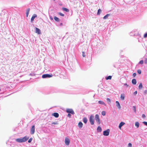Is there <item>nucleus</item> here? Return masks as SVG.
Returning a JSON list of instances; mask_svg holds the SVG:
<instances>
[{
    "instance_id": "1",
    "label": "nucleus",
    "mask_w": 147,
    "mask_h": 147,
    "mask_svg": "<svg viewBox=\"0 0 147 147\" xmlns=\"http://www.w3.org/2000/svg\"><path fill=\"white\" fill-rule=\"evenodd\" d=\"M29 137L26 136L22 138H19L16 139V141L19 143H22L25 142L28 139Z\"/></svg>"
},
{
    "instance_id": "2",
    "label": "nucleus",
    "mask_w": 147,
    "mask_h": 147,
    "mask_svg": "<svg viewBox=\"0 0 147 147\" xmlns=\"http://www.w3.org/2000/svg\"><path fill=\"white\" fill-rule=\"evenodd\" d=\"M95 119L98 124H100V123L101 122L98 115L96 114L95 115Z\"/></svg>"
},
{
    "instance_id": "3",
    "label": "nucleus",
    "mask_w": 147,
    "mask_h": 147,
    "mask_svg": "<svg viewBox=\"0 0 147 147\" xmlns=\"http://www.w3.org/2000/svg\"><path fill=\"white\" fill-rule=\"evenodd\" d=\"M94 116L92 115L90 116L89 118V121L90 124L92 125H93L94 124Z\"/></svg>"
},
{
    "instance_id": "4",
    "label": "nucleus",
    "mask_w": 147,
    "mask_h": 147,
    "mask_svg": "<svg viewBox=\"0 0 147 147\" xmlns=\"http://www.w3.org/2000/svg\"><path fill=\"white\" fill-rule=\"evenodd\" d=\"M66 112L69 113H71L72 115L74 114L75 113L73 110L72 109H66Z\"/></svg>"
},
{
    "instance_id": "5",
    "label": "nucleus",
    "mask_w": 147,
    "mask_h": 147,
    "mask_svg": "<svg viewBox=\"0 0 147 147\" xmlns=\"http://www.w3.org/2000/svg\"><path fill=\"white\" fill-rule=\"evenodd\" d=\"M109 132L110 130L108 129L103 132V134L105 136H108L109 134Z\"/></svg>"
},
{
    "instance_id": "6",
    "label": "nucleus",
    "mask_w": 147,
    "mask_h": 147,
    "mask_svg": "<svg viewBox=\"0 0 147 147\" xmlns=\"http://www.w3.org/2000/svg\"><path fill=\"white\" fill-rule=\"evenodd\" d=\"M65 142L66 145H69L70 143L69 139L68 138L66 137L65 138Z\"/></svg>"
},
{
    "instance_id": "7",
    "label": "nucleus",
    "mask_w": 147,
    "mask_h": 147,
    "mask_svg": "<svg viewBox=\"0 0 147 147\" xmlns=\"http://www.w3.org/2000/svg\"><path fill=\"white\" fill-rule=\"evenodd\" d=\"M52 75L49 74H43L42 76V78H49L52 77Z\"/></svg>"
},
{
    "instance_id": "8",
    "label": "nucleus",
    "mask_w": 147,
    "mask_h": 147,
    "mask_svg": "<svg viewBox=\"0 0 147 147\" xmlns=\"http://www.w3.org/2000/svg\"><path fill=\"white\" fill-rule=\"evenodd\" d=\"M35 128L34 125L32 126L30 131L31 134H34L35 132Z\"/></svg>"
},
{
    "instance_id": "9",
    "label": "nucleus",
    "mask_w": 147,
    "mask_h": 147,
    "mask_svg": "<svg viewBox=\"0 0 147 147\" xmlns=\"http://www.w3.org/2000/svg\"><path fill=\"white\" fill-rule=\"evenodd\" d=\"M36 31L35 32L36 33L38 34H41V32L40 30L37 28H36Z\"/></svg>"
},
{
    "instance_id": "10",
    "label": "nucleus",
    "mask_w": 147,
    "mask_h": 147,
    "mask_svg": "<svg viewBox=\"0 0 147 147\" xmlns=\"http://www.w3.org/2000/svg\"><path fill=\"white\" fill-rule=\"evenodd\" d=\"M37 16L36 14H34L32 16V18H31V22H32V21L34 20V19Z\"/></svg>"
},
{
    "instance_id": "11",
    "label": "nucleus",
    "mask_w": 147,
    "mask_h": 147,
    "mask_svg": "<svg viewBox=\"0 0 147 147\" xmlns=\"http://www.w3.org/2000/svg\"><path fill=\"white\" fill-rule=\"evenodd\" d=\"M125 124V123L123 122H121L119 124V128L120 129H121V127Z\"/></svg>"
},
{
    "instance_id": "12",
    "label": "nucleus",
    "mask_w": 147,
    "mask_h": 147,
    "mask_svg": "<svg viewBox=\"0 0 147 147\" xmlns=\"http://www.w3.org/2000/svg\"><path fill=\"white\" fill-rule=\"evenodd\" d=\"M116 106L119 109H120L121 106L119 102L118 101H116Z\"/></svg>"
},
{
    "instance_id": "13",
    "label": "nucleus",
    "mask_w": 147,
    "mask_h": 147,
    "mask_svg": "<svg viewBox=\"0 0 147 147\" xmlns=\"http://www.w3.org/2000/svg\"><path fill=\"white\" fill-rule=\"evenodd\" d=\"M125 94L124 93L121 94V95L120 98L122 100H123L125 98Z\"/></svg>"
},
{
    "instance_id": "14",
    "label": "nucleus",
    "mask_w": 147,
    "mask_h": 147,
    "mask_svg": "<svg viewBox=\"0 0 147 147\" xmlns=\"http://www.w3.org/2000/svg\"><path fill=\"white\" fill-rule=\"evenodd\" d=\"M53 115L55 117L57 118L59 116V114L57 113H54L53 114Z\"/></svg>"
},
{
    "instance_id": "15",
    "label": "nucleus",
    "mask_w": 147,
    "mask_h": 147,
    "mask_svg": "<svg viewBox=\"0 0 147 147\" xmlns=\"http://www.w3.org/2000/svg\"><path fill=\"white\" fill-rule=\"evenodd\" d=\"M30 10V9L29 8L27 9L26 10V15L27 17L28 16Z\"/></svg>"
},
{
    "instance_id": "16",
    "label": "nucleus",
    "mask_w": 147,
    "mask_h": 147,
    "mask_svg": "<svg viewBox=\"0 0 147 147\" xmlns=\"http://www.w3.org/2000/svg\"><path fill=\"white\" fill-rule=\"evenodd\" d=\"M98 103L99 104L101 105H103L105 106H106V104L102 101H99L98 102Z\"/></svg>"
},
{
    "instance_id": "17",
    "label": "nucleus",
    "mask_w": 147,
    "mask_h": 147,
    "mask_svg": "<svg viewBox=\"0 0 147 147\" xmlns=\"http://www.w3.org/2000/svg\"><path fill=\"white\" fill-rule=\"evenodd\" d=\"M54 19L57 22H59L60 21V19L56 16H54Z\"/></svg>"
},
{
    "instance_id": "18",
    "label": "nucleus",
    "mask_w": 147,
    "mask_h": 147,
    "mask_svg": "<svg viewBox=\"0 0 147 147\" xmlns=\"http://www.w3.org/2000/svg\"><path fill=\"white\" fill-rule=\"evenodd\" d=\"M132 83L134 85L136 84V80L135 79H133L132 80Z\"/></svg>"
},
{
    "instance_id": "19",
    "label": "nucleus",
    "mask_w": 147,
    "mask_h": 147,
    "mask_svg": "<svg viewBox=\"0 0 147 147\" xmlns=\"http://www.w3.org/2000/svg\"><path fill=\"white\" fill-rule=\"evenodd\" d=\"M62 9L63 10L67 12H68L69 11V10L67 8L63 7L62 8Z\"/></svg>"
},
{
    "instance_id": "20",
    "label": "nucleus",
    "mask_w": 147,
    "mask_h": 147,
    "mask_svg": "<svg viewBox=\"0 0 147 147\" xmlns=\"http://www.w3.org/2000/svg\"><path fill=\"white\" fill-rule=\"evenodd\" d=\"M97 130L98 132H101L102 131V129L101 127L99 126H98L97 128Z\"/></svg>"
},
{
    "instance_id": "21",
    "label": "nucleus",
    "mask_w": 147,
    "mask_h": 147,
    "mask_svg": "<svg viewBox=\"0 0 147 147\" xmlns=\"http://www.w3.org/2000/svg\"><path fill=\"white\" fill-rule=\"evenodd\" d=\"M83 124L82 122H80L78 123V126L80 128H82V127Z\"/></svg>"
},
{
    "instance_id": "22",
    "label": "nucleus",
    "mask_w": 147,
    "mask_h": 147,
    "mask_svg": "<svg viewBox=\"0 0 147 147\" xmlns=\"http://www.w3.org/2000/svg\"><path fill=\"white\" fill-rule=\"evenodd\" d=\"M135 125L137 128H138L139 126V123L138 122H136L135 123Z\"/></svg>"
},
{
    "instance_id": "23",
    "label": "nucleus",
    "mask_w": 147,
    "mask_h": 147,
    "mask_svg": "<svg viewBox=\"0 0 147 147\" xmlns=\"http://www.w3.org/2000/svg\"><path fill=\"white\" fill-rule=\"evenodd\" d=\"M87 119L86 118L84 117L83 119V122L85 123H86L87 122Z\"/></svg>"
},
{
    "instance_id": "24",
    "label": "nucleus",
    "mask_w": 147,
    "mask_h": 147,
    "mask_svg": "<svg viewBox=\"0 0 147 147\" xmlns=\"http://www.w3.org/2000/svg\"><path fill=\"white\" fill-rule=\"evenodd\" d=\"M110 16L109 14H107L103 17V19H107L108 18V17Z\"/></svg>"
},
{
    "instance_id": "25",
    "label": "nucleus",
    "mask_w": 147,
    "mask_h": 147,
    "mask_svg": "<svg viewBox=\"0 0 147 147\" xmlns=\"http://www.w3.org/2000/svg\"><path fill=\"white\" fill-rule=\"evenodd\" d=\"M101 11V10L100 9H99L97 12V15H99L100 14Z\"/></svg>"
},
{
    "instance_id": "26",
    "label": "nucleus",
    "mask_w": 147,
    "mask_h": 147,
    "mask_svg": "<svg viewBox=\"0 0 147 147\" xmlns=\"http://www.w3.org/2000/svg\"><path fill=\"white\" fill-rule=\"evenodd\" d=\"M142 84L141 83H140L139 84V86L138 87L139 89H142Z\"/></svg>"
},
{
    "instance_id": "27",
    "label": "nucleus",
    "mask_w": 147,
    "mask_h": 147,
    "mask_svg": "<svg viewBox=\"0 0 147 147\" xmlns=\"http://www.w3.org/2000/svg\"><path fill=\"white\" fill-rule=\"evenodd\" d=\"M112 78V76H109L106 78V79L107 80H111Z\"/></svg>"
},
{
    "instance_id": "28",
    "label": "nucleus",
    "mask_w": 147,
    "mask_h": 147,
    "mask_svg": "<svg viewBox=\"0 0 147 147\" xmlns=\"http://www.w3.org/2000/svg\"><path fill=\"white\" fill-rule=\"evenodd\" d=\"M133 109L134 111V112L135 113H136V108L135 106H133Z\"/></svg>"
},
{
    "instance_id": "29",
    "label": "nucleus",
    "mask_w": 147,
    "mask_h": 147,
    "mask_svg": "<svg viewBox=\"0 0 147 147\" xmlns=\"http://www.w3.org/2000/svg\"><path fill=\"white\" fill-rule=\"evenodd\" d=\"M58 14L59 15H60L61 16H64V15L61 12L58 13Z\"/></svg>"
},
{
    "instance_id": "30",
    "label": "nucleus",
    "mask_w": 147,
    "mask_h": 147,
    "mask_svg": "<svg viewBox=\"0 0 147 147\" xmlns=\"http://www.w3.org/2000/svg\"><path fill=\"white\" fill-rule=\"evenodd\" d=\"M102 114L103 116H105L106 115V112L105 111H103L102 112Z\"/></svg>"
},
{
    "instance_id": "31",
    "label": "nucleus",
    "mask_w": 147,
    "mask_h": 147,
    "mask_svg": "<svg viewBox=\"0 0 147 147\" xmlns=\"http://www.w3.org/2000/svg\"><path fill=\"white\" fill-rule=\"evenodd\" d=\"M107 101H108V104H110V102H111V100L109 98H107Z\"/></svg>"
},
{
    "instance_id": "32",
    "label": "nucleus",
    "mask_w": 147,
    "mask_h": 147,
    "mask_svg": "<svg viewBox=\"0 0 147 147\" xmlns=\"http://www.w3.org/2000/svg\"><path fill=\"white\" fill-rule=\"evenodd\" d=\"M143 63H144V61H143L142 60H141L139 62V63L141 64H143Z\"/></svg>"
},
{
    "instance_id": "33",
    "label": "nucleus",
    "mask_w": 147,
    "mask_h": 147,
    "mask_svg": "<svg viewBox=\"0 0 147 147\" xmlns=\"http://www.w3.org/2000/svg\"><path fill=\"white\" fill-rule=\"evenodd\" d=\"M144 37L145 38L147 37V32L144 34Z\"/></svg>"
},
{
    "instance_id": "34",
    "label": "nucleus",
    "mask_w": 147,
    "mask_h": 147,
    "mask_svg": "<svg viewBox=\"0 0 147 147\" xmlns=\"http://www.w3.org/2000/svg\"><path fill=\"white\" fill-rule=\"evenodd\" d=\"M137 72L139 74H140L141 73V71L140 69H138L137 70Z\"/></svg>"
},
{
    "instance_id": "35",
    "label": "nucleus",
    "mask_w": 147,
    "mask_h": 147,
    "mask_svg": "<svg viewBox=\"0 0 147 147\" xmlns=\"http://www.w3.org/2000/svg\"><path fill=\"white\" fill-rule=\"evenodd\" d=\"M32 140V138H30L28 140V143H30Z\"/></svg>"
},
{
    "instance_id": "36",
    "label": "nucleus",
    "mask_w": 147,
    "mask_h": 147,
    "mask_svg": "<svg viewBox=\"0 0 147 147\" xmlns=\"http://www.w3.org/2000/svg\"><path fill=\"white\" fill-rule=\"evenodd\" d=\"M143 124H144L145 125L147 126V122L146 121H144L142 123Z\"/></svg>"
},
{
    "instance_id": "37",
    "label": "nucleus",
    "mask_w": 147,
    "mask_h": 147,
    "mask_svg": "<svg viewBox=\"0 0 147 147\" xmlns=\"http://www.w3.org/2000/svg\"><path fill=\"white\" fill-rule=\"evenodd\" d=\"M82 56L83 57H85L86 56L85 54V53H84V52L83 51H82Z\"/></svg>"
},
{
    "instance_id": "38",
    "label": "nucleus",
    "mask_w": 147,
    "mask_h": 147,
    "mask_svg": "<svg viewBox=\"0 0 147 147\" xmlns=\"http://www.w3.org/2000/svg\"><path fill=\"white\" fill-rule=\"evenodd\" d=\"M144 95H146V94H147V90H146L144 91Z\"/></svg>"
},
{
    "instance_id": "39",
    "label": "nucleus",
    "mask_w": 147,
    "mask_h": 147,
    "mask_svg": "<svg viewBox=\"0 0 147 147\" xmlns=\"http://www.w3.org/2000/svg\"><path fill=\"white\" fill-rule=\"evenodd\" d=\"M144 63L145 64L147 63V58H146L144 61Z\"/></svg>"
},
{
    "instance_id": "40",
    "label": "nucleus",
    "mask_w": 147,
    "mask_h": 147,
    "mask_svg": "<svg viewBox=\"0 0 147 147\" xmlns=\"http://www.w3.org/2000/svg\"><path fill=\"white\" fill-rule=\"evenodd\" d=\"M142 117L143 118H145L146 117V116L145 114H143L142 115Z\"/></svg>"
},
{
    "instance_id": "41",
    "label": "nucleus",
    "mask_w": 147,
    "mask_h": 147,
    "mask_svg": "<svg viewBox=\"0 0 147 147\" xmlns=\"http://www.w3.org/2000/svg\"><path fill=\"white\" fill-rule=\"evenodd\" d=\"M52 124H55V125H57L58 124V123L57 122H54L52 123Z\"/></svg>"
},
{
    "instance_id": "42",
    "label": "nucleus",
    "mask_w": 147,
    "mask_h": 147,
    "mask_svg": "<svg viewBox=\"0 0 147 147\" xmlns=\"http://www.w3.org/2000/svg\"><path fill=\"white\" fill-rule=\"evenodd\" d=\"M49 18H50V19L51 20H53V18L52 16H49Z\"/></svg>"
},
{
    "instance_id": "43",
    "label": "nucleus",
    "mask_w": 147,
    "mask_h": 147,
    "mask_svg": "<svg viewBox=\"0 0 147 147\" xmlns=\"http://www.w3.org/2000/svg\"><path fill=\"white\" fill-rule=\"evenodd\" d=\"M133 76L134 77H135L136 76V74L135 73H134L133 74Z\"/></svg>"
},
{
    "instance_id": "44",
    "label": "nucleus",
    "mask_w": 147,
    "mask_h": 147,
    "mask_svg": "<svg viewBox=\"0 0 147 147\" xmlns=\"http://www.w3.org/2000/svg\"><path fill=\"white\" fill-rule=\"evenodd\" d=\"M137 91H135L134 92V94L135 95H136L137 94Z\"/></svg>"
},
{
    "instance_id": "45",
    "label": "nucleus",
    "mask_w": 147,
    "mask_h": 147,
    "mask_svg": "<svg viewBox=\"0 0 147 147\" xmlns=\"http://www.w3.org/2000/svg\"><path fill=\"white\" fill-rule=\"evenodd\" d=\"M71 115L70 114L68 113L67 115V116L69 117H71Z\"/></svg>"
},
{
    "instance_id": "46",
    "label": "nucleus",
    "mask_w": 147,
    "mask_h": 147,
    "mask_svg": "<svg viewBox=\"0 0 147 147\" xmlns=\"http://www.w3.org/2000/svg\"><path fill=\"white\" fill-rule=\"evenodd\" d=\"M132 146V145L131 144L129 143V147H131Z\"/></svg>"
},
{
    "instance_id": "47",
    "label": "nucleus",
    "mask_w": 147,
    "mask_h": 147,
    "mask_svg": "<svg viewBox=\"0 0 147 147\" xmlns=\"http://www.w3.org/2000/svg\"><path fill=\"white\" fill-rule=\"evenodd\" d=\"M60 25V26H63V23H60V25Z\"/></svg>"
},
{
    "instance_id": "48",
    "label": "nucleus",
    "mask_w": 147,
    "mask_h": 147,
    "mask_svg": "<svg viewBox=\"0 0 147 147\" xmlns=\"http://www.w3.org/2000/svg\"><path fill=\"white\" fill-rule=\"evenodd\" d=\"M124 85L127 86H128V85H127V84H125Z\"/></svg>"
}]
</instances>
